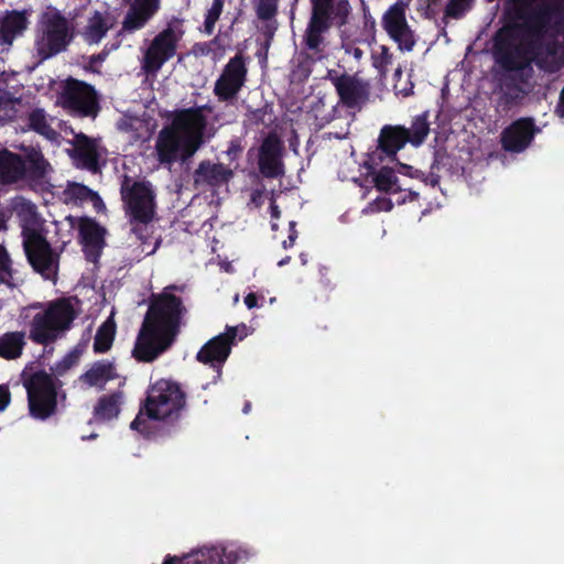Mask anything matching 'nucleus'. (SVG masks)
<instances>
[{"label": "nucleus", "mask_w": 564, "mask_h": 564, "mask_svg": "<svg viewBox=\"0 0 564 564\" xmlns=\"http://www.w3.org/2000/svg\"><path fill=\"white\" fill-rule=\"evenodd\" d=\"M434 171L435 170H431V173L427 177V180L432 186H435L440 183V175H437Z\"/></svg>", "instance_id": "nucleus-59"}, {"label": "nucleus", "mask_w": 564, "mask_h": 564, "mask_svg": "<svg viewBox=\"0 0 564 564\" xmlns=\"http://www.w3.org/2000/svg\"><path fill=\"white\" fill-rule=\"evenodd\" d=\"M30 414L39 420H46L57 409V389L54 378L40 370L25 382Z\"/></svg>", "instance_id": "nucleus-10"}, {"label": "nucleus", "mask_w": 564, "mask_h": 564, "mask_svg": "<svg viewBox=\"0 0 564 564\" xmlns=\"http://www.w3.org/2000/svg\"><path fill=\"white\" fill-rule=\"evenodd\" d=\"M11 402V393L8 384H0V413H2Z\"/></svg>", "instance_id": "nucleus-49"}, {"label": "nucleus", "mask_w": 564, "mask_h": 564, "mask_svg": "<svg viewBox=\"0 0 564 564\" xmlns=\"http://www.w3.org/2000/svg\"><path fill=\"white\" fill-rule=\"evenodd\" d=\"M84 351L79 345L72 349L64 358L56 365V370L59 375L64 373L72 367L78 364L79 358Z\"/></svg>", "instance_id": "nucleus-44"}, {"label": "nucleus", "mask_w": 564, "mask_h": 564, "mask_svg": "<svg viewBox=\"0 0 564 564\" xmlns=\"http://www.w3.org/2000/svg\"><path fill=\"white\" fill-rule=\"evenodd\" d=\"M76 317L77 312L69 299L52 301L29 322V339L44 347L52 345L65 336Z\"/></svg>", "instance_id": "nucleus-5"}, {"label": "nucleus", "mask_w": 564, "mask_h": 564, "mask_svg": "<svg viewBox=\"0 0 564 564\" xmlns=\"http://www.w3.org/2000/svg\"><path fill=\"white\" fill-rule=\"evenodd\" d=\"M108 55V52L106 50L101 51L98 54H94L89 57V66L93 68L95 65L101 64Z\"/></svg>", "instance_id": "nucleus-54"}, {"label": "nucleus", "mask_w": 564, "mask_h": 564, "mask_svg": "<svg viewBox=\"0 0 564 564\" xmlns=\"http://www.w3.org/2000/svg\"><path fill=\"white\" fill-rule=\"evenodd\" d=\"M90 195H93V189L88 186L76 183V182H68L66 185V188L64 189V196L66 202H74V203H85L88 202Z\"/></svg>", "instance_id": "nucleus-40"}, {"label": "nucleus", "mask_w": 564, "mask_h": 564, "mask_svg": "<svg viewBox=\"0 0 564 564\" xmlns=\"http://www.w3.org/2000/svg\"><path fill=\"white\" fill-rule=\"evenodd\" d=\"M241 152H242V148L236 142H231L229 148L226 151L230 161L238 159V156L240 155Z\"/></svg>", "instance_id": "nucleus-53"}, {"label": "nucleus", "mask_w": 564, "mask_h": 564, "mask_svg": "<svg viewBox=\"0 0 564 564\" xmlns=\"http://www.w3.org/2000/svg\"><path fill=\"white\" fill-rule=\"evenodd\" d=\"M392 61V55L389 53V48L386 47V46H382L381 47V55L379 57V64L377 61H375L373 65L376 67H379V66H387L388 64H390Z\"/></svg>", "instance_id": "nucleus-52"}, {"label": "nucleus", "mask_w": 564, "mask_h": 564, "mask_svg": "<svg viewBox=\"0 0 564 564\" xmlns=\"http://www.w3.org/2000/svg\"><path fill=\"white\" fill-rule=\"evenodd\" d=\"M21 154L8 149L0 151V184L10 185L23 180Z\"/></svg>", "instance_id": "nucleus-29"}, {"label": "nucleus", "mask_w": 564, "mask_h": 564, "mask_svg": "<svg viewBox=\"0 0 564 564\" xmlns=\"http://www.w3.org/2000/svg\"><path fill=\"white\" fill-rule=\"evenodd\" d=\"M185 406L186 393L181 384L171 379H159L149 386L147 398L130 427L139 430V426L144 423L143 415L154 421L176 423Z\"/></svg>", "instance_id": "nucleus-4"}, {"label": "nucleus", "mask_w": 564, "mask_h": 564, "mask_svg": "<svg viewBox=\"0 0 564 564\" xmlns=\"http://www.w3.org/2000/svg\"><path fill=\"white\" fill-rule=\"evenodd\" d=\"M311 18L330 28H341L349 22L351 6L348 0H311Z\"/></svg>", "instance_id": "nucleus-21"}, {"label": "nucleus", "mask_w": 564, "mask_h": 564, "mask_svg": "<svg viewBox=\"0 0 564 564\" xmlns=\"http://www.w3.org/2000/svg\"><path fill=\"white\" fill-rule=\"evenodd\" d=\"M180 36L169 25L151 42L144 54L143 68L149 74H155L176 53Z\"/></svg>", "instance_id": "nucleus-17"}, {"label": "nucleus", "mask_w": 564, "mask_h": 564, "mask_svg": "<svg viewBox=\"0 0 564 564\" xmlns=\"http://www.w3.org/2000/svg\"><path fill=\"white\" fill-rule=\"evenodd\" d=\"M69 155L76 167L86 170L93 174L101 172V149L97 140L79 133L75 137L74 147Z\"/></svg>", "instance_id": "nucleus-20"}, {"label": "nucleus", "mask_w": 564, "mask_h": 564, "mask_svg": "<svg viewBox=\"0 0 564 564\" xmlns=\"http://www.w3.org/2000/svg\"><path fill=\"white\" fill-rule=\"evenodd\" d=\"M176 285L165 288L150 299L148 311L139 329L132 356L141 362H153L171 349L180 334L187 313L183 300L172 294Z\"/></svg>", "instance_id": "nucleus-1"}, {"label": "nucleus", "mask_w": 564, "mask_h": 564, "mask_svg": "<svg viewBox=\"0 0 564 564\" xmlns=\"http://www.w3.org/2000/svg\"><path fill=\"white\" fill-rule=\"evenodd\" d=\"M225 0H213L212 7L205 14L203 24V32L207 35H212L215 30V24L219 20L224 10Z\"/></svg>", "instance_id": "nucleus-42"}, {"label": "nucleus", "mask_w": 564, "mask_h": 564, "mask_svg": "<svg viewBox=\"0 0 564 564\" xmlns=\"http://www.w3.org/2000/svg\"><path fill=\"white\" fill-rule=\"evenodd\" d=\"M88 202H90L93 204L94 208L97 212H100L101 209H105V204H104L101 197L95 191H93V195H90Z\"/></svg>", "instance_id": "nucleus-55"}, {"label": "nucleus", "mask_w": 564, "mask_h": 564, "mask_svg": "<svg viewBox=\"0 0 564 564\" xmlns=\"http://www.w3.org/2000/svg\"><path fill=\"white\" fill-rule=\"evenodd\" d=\"M238 330L235 326H227L226 332L209 339L198 350L196 360L217 369L220 376L221 368L228 359Z\"/></svg>", "instance_id": "nucleus-16"}, {"label": "nucleus", "mask_w": 564, "mask_h": 564, "mask_svg": "<svg viewBox=\"0 0 564 564\" xmlns=\"http://www.w3.org/2000/svg\"><path fill=\"white\" fill-rule=\"evenodd\" d=\"M398 172L403 175H408L410 177H416V178H419V177H421V175H423V173L421 171L415 170V169H413V166L404 164V163H399Z\"/></svg>", "instance_id": "nucleus-50"}, {"label": "nucleus", "mask_w": 564, "mask_h": 564, "mask_svg": "<svg viewBox=\"0 0 564 564\" xmlns=\"http://www.w3.org/2000/svg\"><path fill=\"white\" fill-rule=\"evenodd\" d=\"M17 216L21 225L22 239H26V236L31 231H42V224L36 206L31 202H22L17 207Z\"/></svg>", "instance_id": "nucleus-33"}, {"label": "nucleus", "mask_w": 564, "mask_h": 564, "mask_svg": "<svg viewBox=\"0 0 564 564\" xmlns=\"http://www.w3.org/2000/svg\"><path fill=\"white\" fill-rule=\"evenodd\" d=\"M271 113H272V109L269 108V106H264V107L248 111V113L246 116H247V121L251 126L259 127L261 124H263V126L270 124L271 119L269 118V122H267V117L268 116L270 117Z\"/></svg>", "instance_id": "nucleus-45"}, {"label": "nucleus", "mask_w": 564, "mask_h": 564, "mask_svg": "<svg viewBox=\"0 0 564 564\" xmlns=\"http://www.w3.org/2000/svg\"><path fill=\"white\" fill-rule=\"evenodd\" d=\"M106 228L102 227L96 219L89 217H83L79 220L78 234L83 250L90 259L93 256L97 258L100 256L102 248L105 247Z\"/></svg>", "instance_id": "nucleus-23"}, {"label": "nucleus", "mask_w": 564, "mask_h": 564, "mask_svg": "<svg viewBox=\"0 0 564 564\" xmlns=\"http://www.w3.org/2000/svg\"><path fill=\"white\" fill-rule=\"evenodd\" d=\"M22 156L23 180L33 182L42 181L46 177L52 166L44 158L41 149L34 147H24Z\"/></svg>", "instance_id": "nucleus-27"}, {"label": "nucleus", "mask_w": 564, "mask_h": 564, "mask_svg": "<svg viewBox=\"0 0 564 564\" xmlns=\"http://www.w3.org/2000/svg\"><path fill=\"white\" fill-rule=\"evenodd\" d=\"M28 128L47 140H54L57 135V132L48 123L43 108H35L28 115Z\"/></svg>", "instance_id": "nucleus-34"}, {"label": "nucleus", "mask_w": 564, "mask_h": 564, "mask_svg": "<svg viewBox=\"0 0 564 564\" xmlns=\"http://www.w3.org/2000/svg\"><path fill=\"white\" fill-rule=\"evenodd\" d=\"M381 203H382V205H383V206H382V207H380V209L386 210V212L391 210V208H392V203H391V200H390V199H386V198H384V199H382V200H381Z\"/></svg>", "instance_id": "nucleus-61"}, {"label": "nucleus", "mask_w": 564, "mask_h": 564, "mask_svg": "<svg viewBox=\"0 0 564 564\" xmlns=\"http://www.w3.org/2000/svg\"><path fill=\"white\" fill-rule=\"evenodd\" d=\"M12 278L11 260L6 248L0 245V283Z\"/></svg>", "instance_id": "nucleus-48"}, {"label": "nucleus", "mask_w": 564, "mask_h": 564, "mask_svg": "<svg viewBox=\"0 0 564 564\" xmlns=\"http://www.w3.org/2000/svg\"><path fill=\"white\" fill-rule=\"evenodd\" d=\"M290 226V232H289V237H288V240H284L283 241V248L284 249H288V248H291L293 247L296 238H297V230H296V223L295 221H290L289 224Z\"/></svg>", "instance_id": "nucleus-51"}, {"label": "nucleus", "mask_w": 564, "mask_h": 564, "mask_svg": "<svg viewBox=\"0 0 564 564\" xmlns=\"http://www.w3.org/2000/svg\"><path fill=\"white\" fill-rule=\"evenodd\" d=\"M474 0H448L443 21L447 23V19L459 20L471 9Z\"/></svg>", "instance_id": "nucleus-41"}, {"label": "nucleus", "mask_w": 564, "mask_h": 564, "mask_svg": "<svg viewBox=\"0 0 564 564\" xmlns=\"http://www.w3.org/2000/svg\"><path fill=\"white\" fill-rule=\"evenodd\" d=\"M118 377L113 362L109 360H98L80 376V380L89 387H104L106 382Z\"/></svg>", "instance_id": "nucleus-31"}, {"label": "nucleus", "mask_w": 564, "mask_h": 564, "mask_svg": "<svg viewBox=\"0 0 564 564\" xmlns=\"http://www.w3.org/2000/svg\"><path fill=\"white\" fill-rule=\"evenodd\" d=\"M120 195L126 213L130 216L132 224L148 225L153 220L155 202L149 182H134L130 176L123 175L120 184Z\"/></svg>", "instance_id": "nucleus-8"}, {"label": "nucleus", "mask_w": 564, "mask_h": 564, "mask_svg": "<svg viewBox=\"0 0 564 564\" xmlns=\"http://www.w3.org/2000/svg\"><path fill=\"white\" fill-rule=\"evenodd\" d=\"M283 143L275 133H269L259 149L258 166L267 178H278L284 175L282 161Z\"/></svg>", "instance_id": "nucleus-19"}, {"label": "nucleus", "mask_w": 564, "mask_h": 564, "mask_svg": "<svg viewBox=\"0 0 564 564\" xmlns=\"http://www.w3.org/2000/svg\"><path fill=\"white\" fill-rule=\"evenodd\" d=\"M59 101L64 109L80 117H96L100 109L95 87L73 77L66 79Z\"/></svg>", "instance_id": "nucleus-13"}, {"label": "nucleus", "mask_w": 564, "mask_h": 564, "mask_svg": "<svg viewBox=\"0 0 564 564\" xmlns=\"http://www.w3.org/2000/svg\"><path fill=\"white\" fill-rule=\"evenodd\" d=\"M451 161L452 158L447 150L444 147L437 148L434 150L431 170L440 171L443 167H449L452 165Z\"/></svg>", "instance_id": "nucleus-47"}, {"label": "nucleus", "mask_w": 564, "mask_h": 564, "mask_svg": "<svg viewBox=\"0 0 564 564\" xmlns=\"http://www.w3.org/2000/svg\"><path fill=\"white\" fill-rule=\"evenodd\" d=\"M250 557L247 549L234 544H208L182 556L166 555L162 564H238Z\"/></svg>", "instance_id": "nucleus-9"}, {"label": "nucleus", "mask_w": 564, "mask_h": 564, "mask_svg": "<svg viewBox=\"0 0 564 564\" xmlns=\"http://www.w3.org/2000/svg\"><path fill=\"white\" fill-rule=\"evenodd\" d=\"M29 24L26 12L12 10L0 22V41L11 45L15 37L23 34Z\"/></svg>", "instance_id": "nucleus-28"}, {"label": "nucleus", "mask_w": 564, "mask_h": 564, "mask_svg": "<svg viewBox=\"0 0 564 564\" xmlns=\"http://www.w3.org/2000/svg\"><path fill=\"white\" fill-rule=\"evenodd\" d=\"M506 91L503 93V99L507 105L514 104L517 100L521 99L524 95V90L521 88L519 84H517L513 78L510 82L505 84Z\"/></svg>", "instance_id": "nucleus-46"}, {"label": "nucleus", "mask_w": 564, "mask_h": 564, "mask_svg": "<svg viewBox=\"0 0 564 564\" xmlns=\"http://www.w3.org/2000/svg\"><path fill=\"white\" fill-rule=\"evenodd\" d=\"M72 40L68 20L59 11L42 15L35 37L36 54L42 61L64 52Z\"/></svg>", "instance_id": "nucleus-7"}, {"label": "nucleus", "mask_w": 564, "mask_h": 564, "mask_svg": "<svg viewBox=\"0 0 564 564\" xmlns=\"http://www.w3.org/2000/svg\"><path fill=\"white\" fill-rule=\"evenodd\" d=\"M160 0H133L122 21V29L119 32L132 33L138 31L150 21V19L160 10Z\"/></svg>", "instance_id": "nucleus-24"}, {"label": "nucleus", "mask_w": 564, "mask_h": 564, "mask_svg": "<svg viewBox=\"0 0 564 564\" xmlns=\"http://www.w3.org/2000/svg\"><path fill=\"white\" fill-rule=\"evenodd\" d=\"M25 345L23 332H7L0 336V357L14 360L22 355Z\"/></svg>", "instance_id": "nucleus-32"}, {"label": "nucleus", "mask_w": 564, "mask_h": 564, "mask_svg": "<svg viewBox=\"0 0 564 564\" xmlns=\"http://www.w3.org/2000/svg\"><path fill=\"white\" fill-rule=\"evenodd\" d=\"M23 249L33 270L46 280H55L59 267V253L54 250L42 231H31L23 239Z\"/></svg>", "instance_id": "nucleus-12"}, {"label": "nucleus", "mask_w": 564, "mask_h": 564, "mask_svg": "<svg viewBox=\"0 0 564 564\" xmlns=\"http://www.w3.org/2000/svg\"><path fill=\"white\" fill-rule=\"evenodd\" d=\"M409 143L414 147L421 145L430 132L429 112L424 111L413 118L411 127L406 128Z\"/></svg>", "instance_id": "nucleus-37"}, {"label": "nucleus", "mask_w": 564, "mask_h": 564, "mask_svg": "<svg viewBox=\"0 0 564 564\" xmlns=\"http://www.w3.org/2000/svg\"><path fill=\"white\" fill-rule=\"evenodd\" d=\"M116 335V325L112 321L107 319L97 329L94 339V351L97 354L107 352L113 343Z\"/></svg>", "instance_id": "nucleus-36"}, {"label": "nucleus", "mask_w": 564, "mask_h": 564, "mask_svg": "<svg viewBox=\"0 0 564 564\" xmlns=\"http://www.w3.org/2000/svg\"><path fill=\"white\" fill-rule=\"evenodd\" d=\"M279 1L280 0H257V17L262 21L273 19L278 13Z\"/></svg>", "instance_id": "nucleus-43"}, {"label": "nucleus", "mask_w": 564, "mask_h": 564, "mask_svg": "<svg viewBox=\"0 0 564 564\" xmlns=\"http://www.w3.org/2000/svg\"><path fill=\"white\" fill-rule=\"evenodd\" d=\"M540 128L536 127L534 119L522 117L512 121L501 132V147L511 153L523 152L530 147Z\"/></svg>", "instance_id": "nucleus-18"}, {"label": "nucleus", "mask_w": 564, "mask_h": 564, "mask_svg": "<svg viewBox=\"0 0 564 564\" xmlns=\"http://www.w3.org/2000/svg\"><path fill=\"white\" fill-rule=\"evenodd\" d=\"M528 30L531 39L524 46L513 42L510 30L502 28L497 32L494 40L496 64L506 72L521 74L525 70L532 72V64L543 73H558L564 66V58L558 56L560 42L556 39L543 42L545 33L539 36L529 25Z\"/></svg>", "instance_id": "nucleus-2"}, {"label": "nucleus", "mask_w": 564, "mask_h": 564, "mask_svg": "<svg viewBox=\"0 0 564 564\" xmlns=\"http://www.w3.org/2000/svg\"><path fill=\"white\" fill-rule=\"evenodd\" d=\"M409 143L408 129L403 126L386 124L378 137V150L390 160H395L398 152Z\"/></svg>", "instance_id": "nucleus-25"}, {"label": "nucleus", "mask_w": 564, "mask_h": 564, "mask_svg": "<svg viewBox=\"0 0 564 564\" xmlns=\"http://www.w3.org/2000/svg\"><path fill=\"white\" fill-rule=\"evenodd\" d=\"M122 401V391H115L110 394L101 395L94 406V417L99 422L118 417Z\"/></svg>", "instance_id": "nucleus-30"}, {"label": "nucleus", "mask_w": 564, "mask_h": 564, "mask_svg": "<svg viewBox=\"0 0 564 564\" xmlns=\"http://www.w3.org/2000/svg\"><path fill=\"white\" fill-rule=\"evenodd\" d=\"M352 55H354V57H355L356 59H360V58H361V56L364 55V52H362V50H361V48H359V47H355V48L352 50Z\"/></svg>", "instance_id": "nucleus-62"}, {"label": "nucleus", "mask_w": 564, "mask_h": 564, "mask_svg": "<svg viewBox=\"0 0 564 564\" xmlns=\"http://www.w3.org/2000/svg\"><path fill=\"white\" fill-rule=\"evenodd\" d=\"M20 98L13 97L7 90H0V119L4 121H13L18 117L17 105Z\"/></svg>", "instance_id": "nucleus-39"}, {"label": "nucleus", "mask_w": 564, "mask_h": 564, "mask_svg": "<svg viewBox=\"0 0 564 564\" xmlns=\"http://www.w3.org/2000/svg\"><path fill=\"white\" fill-rule=\"evenodd\" d=\"M234 176L231 169L223 163H213L209 160L202 161L194 173L197 185L204 184L210 187H220L227 184Z\"/></svg>", "instance_id": "nucleus-26"}, {"label": "nucleus", "mask_w": 564, "mask_h": 564, "mask_svg": "<svg viewBox=\"0 0 564 564\" xmlns=\"http://www.w3.org/2000/svg\"><path fill=\"white\" fill-rule=\"evenodd\" d=\"M330 26L310 17L302 36V54L311 62H319L327 55L326 33Z\"/></svg>", "instance_id": "nucleus-22"}, {"label": "nucleus", "mask_w": 564, "mask_h": 564, "mask_svg": "<svg viewBox=\"0 0 564 564\" xmlns=\"http://www.w3.org/2000/svg\"><path fill=\"white\" fill-rule=\"evenodd\" d=\"M409 1L397 0L383 13L381 25L401 51H412L415 45L414 32L406 21Z\"/></svg>", "instance_id": "nucleus-15"}, {"label": "nucleus", "mask_w": 564, "mask_h": 564, "mask_svg": "<svg viewBox=\"0 0 564 564\" xmlns=\"http://www.w3.org/2000/svg\"><path fill=\"white\" fill-rule=\"evenodd\" d=\"M556 112L561 117H564V86H563V89L560 93V99H558V104H557V107H556Z\"/></svg>", "instance_id": "nucleus-57"}, {"label": "nucleus", "mask_w": 564, "mask_h": 564, "mask_svg": "<svg viewBox=\"0 0 564 564\" xmlns=\"http://www.w3.org/2000/svg\"><path fill=\"white\" fill-rule=\"evenodd\" d=\"M325 78L334 86L338 104L347 109L361 110L370 100L371 84L357 73L328 69Z\"/></svg>", "instance_id": "nucleus-11"}, {"label": "nucleus", "mask_w": 564, "mask_h": 564, "mask_svg": "<svg viewBox=\"0 0 564 564\" xmlns=\"http://www.w3.org/2000/svg\"><path fill=\"white\" fill-rule=\"evenodd\" d=\"M250 406H251V404H250L249 402H248V403H246V404H245V406H243V412H245V413H248V412H249V410H250Z\"/></svg>", "instance_id": "nucleus-64"}, {"label": "nucleus", "mask_w": 564, "mask_h": 564, "mask_svg": "<svg viewBox=\"0 0 564 564\" xmlns=\"http://www.w3.org/2000/svg\"><path fill=\"white\" fill-rule=\"evenodd\" d=\"M221 37H223V35L219 33L218 35L215 36V39L213 40V43L217 44L219 47H224V45L221 44Z\"/></svg>", "instance_id": "nucleus-63"}, {"label": "nucleus", "mask_w": 564, "mask_h": 564, "mask_svg": "<svg viewBox=\"0 0 564 564\" xmlns=\"http://www.w3.org/2000/svg\"><path fill=\"white\" fill-rule=\"evenodd\" d=\"M373 183L378 191L389 193L401 191L397 186L398 177L391 167L382 166L373 176Z\"/></svg>", "instance_id": "nucleus-38"}, {"label": "nucleus", "mask_w": 564, "mask_h": 564, "mask_svg": "<svg viewBox=\"0 0 564 564\" xmlns=\"http://www.w3.org/2000/svg\"><path fill=\"white\" fill-rule=\"evenodd\" d=\"M207 119L203 107L181 109L170 126L164 127L156 138L155 150L162 164L192 158L203 144Z\"/></svg>", "instance_id": "nucleus-3"}, {"label": "nucleus", "mask_w": 564, "mask_h": 564, "mask_svg": "<svg viewBox=\"0 0 564 564\" xmlns=\"http://www.w3.org/2000/svg\"><path fill=\"white\" fill-rule=\"evenodd\" d=\"M108 30L109 26L107 25L102 13L95 11L93 17L88 20L83 37L89 44H97L102 40Z\"/></svg>", "instance_id": "nucleus-35"}, {"label": "nucleus", "mask_w": 564, "mask_h": 564, "mask_svg": "<svg viewBox=\"0 0 564 564\" xmlns=\"http://www.w3.org/2000/svg\"><path fill=\"white\" fill-rule=\"evenodd\" d=\"M427 12L435 14L436 13V7L440 3V0H427Z\"/></svg>", "instance_id": "nucleus-60"}, {"label": "nucleus", "mask_w": 564, "mask_h": 564, "mask_svg": "<svg viewBox=\"0 0 564 564\" xmlns=\"http://www.w3.org/2000/svg\"><path fill=\"white\" fill-rule=\"evenodd\" d=\"M245 304L249 310L258 307V296L256 293L250 292L245 296Z\"/></svg>", "instance_id": "nucleus-56"}, {"label": "nucleus", "mask_w": 564, "mask_h": 564, "mask_svg": "<svg viewBox=\"0 0 564 564\" xmlns=\"http://www.w3.org/2000/svg\"><path fill=\"white\" fill-rule=\"evenodd\" d=\"M248 68L242 53H237L228 63L214 85V95L221 102H232L247 82Z\"/></svg>", "instance_id": "nucleus-14"}, {"label": "nucleus", "mask_w": 564, "mask_h": 564, "mask_svg": "<svg viewBox=\"0 0 564 564\" xmlns=\"http://www.w3.org/2000/svg\"><path fill=\"white\" fill-rule=\"evenodd\" d=\"M270 214H271V217L275 218V219L280 218V216H281V210L274 200L271 202V204H270Z\"/></svg>", "instance_id": "nucleus-58"}, {"label": "nucleus", "mask_w": 564, "mask_h": 564, "mask_svg": "<svg viewBox=\"0 0 564 564\" xmlns=\"http://www.w3.org/2000/svg\"><path fill=\"white\" fill-rule=\"evenodd\" d=\"M503 15L510 22L529 24L540 36L546 33L555 15L564 22V0H506Z\"/></svg>", "instance_id": "nucleus-6"}]
</instances>
